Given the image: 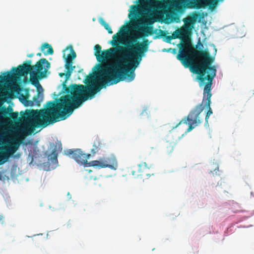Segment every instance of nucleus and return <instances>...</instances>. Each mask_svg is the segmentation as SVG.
I'll return each instance as SVG.
<instances>
[{
	"label": "nucleus",
	"mask_w": 254,
	"mask_h": 254,
	"mask_svg": "<svg viewBox=\"0 0 254 254\" xmlns=\"http://www.w3.org/2000/svg\"><path fill=\"white\" fill-rule=\"evenodd\" d=\"M69 51V54L65 59L66 72L60 73L59 75L61 77L65 76V81L63 83V88L66 93L70 94L62 96L59 102L48 101L45 109L31 110L28 114L30 120L27 127L20 129L17 132L18 136L24 138L31 134L35 127H45L49 125L66 119L72 113L74 109L78 108L89 98H93L102 89V87L94 85L92 83L94 76L90 75L87 76L84 80L86 86L71 84L69 87H66L65 82L75 67L72 65V60L76 57L72 46H70Z\"/></svg>",
	"instance_id": "f257e3e1"
},
{
	"label": "nucleus",
	"mask_w": 254,
	"mask_h": 254,
	"mask_svg": "<svg viewBox=\"0 0 254 254\" xmlns=\"http://www.w3.org/2000/svg\"><path fill=\"white\" fill-rule=\"evenodd\" d=\"M127 30V27L123 25L113 36L111 44L116 47L104 50L98 56L97 60L103 64L97 65L98 68L96 74L101 84L94 86L103 88L108 84H116L125 79L130 82L134 79V70L148 50L149 41L144 39L135 43V39L122 40L121 32Z\"/></svg>",
	"instance_id": "f03ea898"
},
{
	"label": "nucleus",
	"mask_w": 254,
	"mask_h": 254,
	"mask_svg": "<svg viewBox=\"0 0 254 254\" xmlns=\"http://www.w3.org/2000/svg\"><path fill=\"white\" fill-rule=\"evenodd\" d=\"M203 47L202 44L198 41L195 48L190 42L187 40L181 45L177 59L186 67H190L191 71L197 74V79L200 87L204 86L202 103L196 106L187 117L183 119L176 126L184 124L189 125L186 132H188L197 126L201 122L199 117L206 106L208 110L205 116V126H208V118L212 114L210 107L211 86L214 78L216 76V69L211 64L214 58L210 56L208 52L204 50H197Z\"/></svg>",
	"instance_id": "7ed1b4c3"
},
{
	"label": "nucleus",
	"mask_w": 254,
	"mask_h": 254,
	"mask_svg": "<svg viewBox=\"0 0 254 254\" xmlns=\"http://www.w3.org/2000/svg\"><path fill=\"white\" fill-rule=\"evenodd\" d=\"M32 61L27 60L21 65H19L17 68L12 67V70L14 71L15 74L19 76H26L30 74V81L32 84L37 87L38 89L42 86L39 83V79L45 78L47 76L48 69L50 68V63L44 58L39 60L35 65H31ZM43 96L41 94L39 90L38 91L37 95L33 97V101H30L29 105L33 106L34 104L39 106L40 103L43 100Z\"/></svg>",
	"instance_id": "20e7f679"
},
{
	"label": "nucleus",
	"mask_w": 254,
	"mask_h": 254,
	"mask_svg": "<svg viewBox=\"0 0 254 254\" xmlns=\"http://www.w3.org/2000/svg\"><path fill=\"white\" fill-rule=\"evenodd\" d=\"M65 154L71 157L79 164L85 167H94L97 168H109L116 169L117 167V162L116 158L112 156L108 157H103L98 160H93L88 162L90 158V154L84 153L80 149H67L64 152Z\"/></svg>",
	"instance_id": "39448f33"
},
{
	"label": "nucleus",
	"mask_w": 254,
	"mask_h": 254,
	"mask_svg": "<svg viewBox=\"0 0 254 254\" xmlns=\"http://www.w3.org/2000/svg\"><path fill=\"white\" fill-rule=\"evenodd\" d=\"M154 21L155 20L153 18L149 17L145 21H143L141 20H136L133 22L132 24L134 28L144 32L145 36H148L152 34L151 31L152 30V27L151 26L145 27V25L152 24Z\"/></svg>",
	"instance_id": "423d86ee"
},
{
	"label": "nucleus",
	"mask_w": 254,
	"mask_h": 254,
	"mask_svg": "<svg viewBox=\"0 0 254 254\" xmlns=\"http://www.w3.org/2000/svg\"><path fill=\"white\" fill-rule=\"evenodd\" d=\"M151 166H147L145 162H141L137 165V167H134L131 170V174L135 177H150L153 175V173L151 174L149 170Z\"/></svg>",
	"instance_id": "0eeeda50"
},
{
	"label": "nucleus",
	"mask_w": 254,
	"mask_h": 254,
	"mask_svg": "<svg viewBox=\"0 0 254 254\" xmlns=\"http://www.w3.org/2000/svg\"><path fill=\"white\" fill-rule=\"evenodd\" d=\"M12 109L11 107L2 108L0 111V118L4 119L9 115L13 120H17L19 116L18 113L17 112L12 113Z\"/></svg>",
	"instance_id": "6e6552de"
},
{
	"label": "nucleus",
	"mask_w": 254,
	"mask_h": 254,
	"mask_svg": "<svg viewBox=\"0 0 254 254\" xmlns=\"http://www.w3.org/2000/svg\"><path fill=\"white\" fill-rule=\"evenodd\" d=\"M19 145V143L14 142L7 146L0 147V150H6L9 153V154L11 156L18 149Z\"/></svg>",
	"instance_id": "1a4fd4ad"
},
{
	"label": "nucleus",
	"mask_w": 254,
	"mask_h": 254,
	"mask_svg": "<svg viewBox=\"0 0 254 254\" xmlns=\"http://www.w3.org/2000/svg\"><path fill=\"white\" fill-rule=\"evenodd\" d=\"M41 50L45 56L53 55L54 50L52 47L47 43L43 44L41 47Z\"/></svg>",
	"instance_id": "9d476101"
},
{
	"label": "nucleus",
	"mask_w": 254,
	"mask_h": 254,
	"mask_svg": "<svg viewBox=\"0 0 254 254\" xmlns=\"http://www.w3.org/2000/svg\"><path fill=\"white\" fill-rule=\"evenodd\" d=\"M58 152L57 146H55L54 148L52 150V153L48 156L49 161H51L52 163L56 164L58 163Z\"/></svg>",
	"instance_id": "9b49d317"
},
{
	"label": "nucleus",
	"mask_w": 254,
	"mask_h": 254,
	"mask_svg": "<svg viewBox=\"0 0 254 254\" xmlns=\"http://www.w3.org/2000/svg\"><path fill=\"white\" fill-rule=\"evenodd\" d=\"M0 165L5 163L11 156L6 150H0Z\"/></svg>",
	"instance_id": "f8f14e48"
},
{
	"label": "nucleus",
	"mask_w": 254,
	"mask_h": 254,
	"mask_svg": "<svg viewBox=\"0 0 254 254\" xmlns=\"http://www.w3.org/2000/svg\"><path fill=\"white\" fill-rule=\"evenodd\" d=\"M102 147V144L98 139H96L93 143V148L91 149V152L93 154L97 153L100 148Z\"/></svg>",
	"instance_id": "ddd939ff"
},
{
	"label": "nucleus",
	"mask_w": 254,
	"mask_h": 254,
	"mask_svg": "<svg viewBox=\"0 0 254 254\" xmlns=\"http://www.w3.org/2000/svg\"><path fill=\"white\" fill-rule=\"evenodd\" d=\"M100 24L103 26L105 29H106L108 33L110 34L113 33L112 30L110 26L108 25L107 23H106L105 20L103 18H101L99 20Z\"/></svg>",
	"instance_id": "4468645a"
},
{
	"label": "nucleus",
	"mask_w": 254,
	"mask_h": 254,
	"mask_svg": "<svg viewBox=\"0 0 254 254\" xmlns=\"http://www.w3.org/2000/svg\"><path fill=\"white\" fill-rule=\"evenodd\" d=\"M131 7L132 10L129 14L128 17H130V14L132 15L134 17H136L138 13V6L137 5H132Z\"/></svg>",
	"instance_id": "2eb2a0df"
},
{
	"label": "nucleus",
	"mask_w": 254,
	"mask_h": 254,
	"mask_svg": "<svg viewBox=\"0 0 254 254\" xmlns=\"http://www.w3.org/2000/svg\"><path fill=\"white\" fill-rule=\"evenodd\" d=\"M94 55L96 56V59L98 57V55L102 52L101 51V46L98 44L96 45L94 48Z\"/></svg>",
	"instance_id": "dca6fc26"
},
{
	"label": "nucleus",
	"mask_w": 254,
	"mask_h": 254,
	"mask_svg": "<svg viewBox=\"0 0 254 254\" xmlns=\"http://www.w3.org/2000/svg\"><path fill=\"white\" fill-rule=\"evenodd\" d=\"M173 6L178 10H180L181 8L180 3L178 1H175L173 3Z\"/></svg>",
	"instance_id": "f3484780"
},
{
	"label": "nucleus",
	"mask_w": 254,
	"mask_h": 254,
	"mask_svg": "<svg viewBox=\"0 0 254 254\" xmlns=\"http://www.w3.org/2000/svg\"><path fill=\"white\" fill-rule=\"evenodd\" d=\"M181 33V32L180 31H178L176 33V34H173V35H174V38H181V36H180Z\"/></svg>",
	"instance_id": "a211bd4d"
},
{
	"label": "nucleus",
	"mask_w": 254,
	"mask_h": 254,
	"mask_svg": "<svg viewBox=\"0 0 254 254\" xmlns=\"http://www.w3.org/2000/svg\"><path fill=\"white\" fill-rule=\"evenodd\" d=\"M233 206L235 207H239V208H240V205L237 203H233Z\"/></svg>",
	"instance_id": "6ab92c4d"
},
{
	"label": "nucleus",
	"mask_w": 254,
	"mask_h": 254,
	"mask_svg": "<svg viewBox=\"0 0 254 254\" xmlns=\"http://www.w3.org/2000/svg\"><path fill=\"white\" fill-rule=\"evenodd\" d=\"M173 39V36H168L167 37V39L168 40V41H170L171 40H172Z\"/></svg>",
	"instance_id": "aec40b11"
},
{
	"label": "nucleus",
	"mask_w": 254,
	"mask_h": 254,
	"mask_svg": "<svg viewBox=\"0 0 254 254\" xmlns=\"http://www.w3.org/2000/svg\"><path fill=\"white\" fill-rule=\"evenodd\" d=\"M37 56L38 57H41L42 56V54L40 53H38L37 54Z\"/></svg>",
	"instance_id": "412c9836"
},
{
	"label": "nucleus",
	"mask_w": 254,
	"mask_h": 254,
	"mask_svg": "<svg viewBox=\"0 0 254 254\" xmlns=\"http://www.w3.org/2000/svg\"><path fill=\"white\" fill-rule=\"evenodd\" d=\"M239 211H240V210H239V209H236L235 210H234V212L235 213L239 212Z\"/></svg>",
	"instance_id": "4be33fe9"
},
{
	"label": "nucleus",
	"mask_w": 254,
	"mask_h": 254,
	"mask_svg": "<svg viewBox=\"0 0 254 254\" xmlns=\"http://www.w3.org/2000/svg\"><path fill=\"white\" fill-rule=\"evenodd\" d=\"M160 32H161V33H164V34H162V36H165V33H164V32L163 31H162V30H160Z\"/></svg>",
	"instance_id": "5701e85b"
},
{
	"label": "nucleus",
	"mask_w": 254,
	"mask_h": 254,
	"mask_svg": "<svg viewBox=\"0 0 254 254\" xmlns=\"http://www.w3.org/2000/svg\"><path fill=\"white\" fill-rule=\"evenodd\" d=\"M61 146H62V144L61 143L60 144H59V148H61V149H62Z\"/></svg>",
	"instance_id": "b1692460"
},
{
	"label": "nucleus",
	"mask_w": 254,
	"mask_h": 254,
	"mask_svg": "<svg viewBox=\"0 0 254 254\" xmlns=\"http://www.w3.org/2000/svg\"><path fill=\"white\" fill-rule=\"evenodd\" d=\"M33 54H30V55H28V57H33Z\"/></svg>",
	"instance_id": "393cba45"
},
{
	"label": "nucleus",
	"mask_w": 254,
	"mask_h": 254,
	"mask_svg": "<svg viewBox=\"0 0 254 254\" xmlns=\"http://www.w3.org/2000/svg\"><path fill=\"white\" fill-rule=\"evenodd\" d=\"M172 150H173V148H172V149H170V150H168V152H171Z\"/></svg>",
	"instance_id": "a878e982"
},
{
	"label": "nucleus",
	"mask_w": 254,
	"mask_h": 254,
	"mask_svg": "<svg viewBox=\"0 0 254 254\" xmlns=\"http://www.w3.org/2000/svg\"><path fill=\"white\" fill-rule=\"evenodd\" d=\"M64 56V57H65V54H64V56Z\"/></svg>",
	"instance_id": "bb28decb"
}]
</instances>
